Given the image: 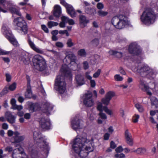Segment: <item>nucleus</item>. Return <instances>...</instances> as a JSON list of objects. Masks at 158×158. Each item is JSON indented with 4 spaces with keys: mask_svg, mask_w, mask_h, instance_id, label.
<instances>
[{
    "mask_svg": "<svg viewBox=\"0 0 158 158\" xmlns=\"http://www.w3.org/2000/svg\"><path fill=\"white\" fill-rule=\"evenodd\" d=\"M93 139L89 140L85 137H77L73 141V148L81 158L86 157L89 153L94 150Z\"/></svg>",
    "mask_w": 158,
    "mask_h": 158,
    "instance_id": "nucleus-1",
    "label": "nucleus"
},
{
    "mask_svg": "<svg viewBox=\"0 0 158 158\" xmlns=\"http://www.w3.org/2000/svg\"><path fill=\"white\" fill-rule=\"evenodd\" d=\"M157 16L152 9L148 8L143 12L141 17L142 22L146 25L153 24Z\"/></svg>",
    "mask_w": 158,
    "mask_h": 158,
    "instance_id": "nucleus-2",
    "label": "nucleus"
},
{
    "mask_svg": "<svg viewBox=\"0 0 158 158\" xmlns=\"http://www.w3.org/2000/svg\"><path fill=\"white\" fill-rule=\"evenodd\" d=\"M137 71L141 77H147L150 79L153 78L156 74V72L147 65L139 66Z\"/></svg>",
    "mask_w": 158,
    "mask_h": 158,
    "instance_id": "nucleus-3",
    "label": "nucleus"
},
{
    "mask_svg": "<svg viewBox=\"0 0 158 158\" xmlns=\"http://www.w3.org/2000/svg\"><path fill=\"white\" fill-rule=\"evenodd\" d=\"M33 137L38 146L40 148H44L46 151L48 153L49 148L46 141L45 136H42L40 131H37L34 132Z\"/></svg>",
    "mask_w": 158,
    "mask_h": 158,
    "instance_id": "nucleus-4",
    "label": "nucleus"
},
{
    "mask_svg": "<svg viewBox=\"0 0 158 158\" xmlns=\"http://www.w3.org/2000/svg\"><path fill=\"white\" fill-rule=\"evenodd\" d=\"M111 23L116 28L121 29L128 24V21L127 18L125 16H115L112 18Z\"/></svg>",
    "mask_w": 158,
    "mask_h": 158,
    "instance_id": "nucleus-5",
    "label": "nucleus"
},
{
    "mask_svg": "<svg viewBox=\"0 0 158 158\" xmlns=\"http://www.w3.org/2000/svg\"><path fill=\"white\" fill-rule=\"evenodd\" d=\"M54 89L60 94H63L65 92L66 83L63 76L59 75L56 77L55 80Z\"/></svg>",
    "mask_w": 158,
    "mask_h": 158,
    "instance_id": "nucleus-6",
    "label": "nucleus"
},
{
    "mask_svg": "<svg viewBox=\"0 0 158 158\" xmlns=\"http://www.w3.org/2000/svg\"><path fill=\"white\" fill-rule=\"evenodd\" d=\"M32 61L34 67L37 69L42 71L45 69L46 64L45 60L40 55L34 56L32 59Z\"/></svg>",
    "mask_w": 158,
    "mask_h": 158,
    "instance_id": "nucleus-7",
    "label": "nucleus"
},
{
    "mask_svg": "<svg viewBox=\"0 0 158 158\" xmlns=\"http://www.w3.org/2000/svg\"><path fill=\"white\" fill-rule=\"evenodd\" d=\"M13 23L15 26L17 27L18 29L23 32L24 34L27 33V23L23 18H16L14 19Z\"/></svg>",
    "mask_w": 158,
    "mask_h": 158,
    "instance_id": "nucleus-8",
    "label": "nucleus"
},
{
    "mask_svg": "<svg viewBox=\"0 0 158 158\" xmlns=\"http://www.w3.org/2000/svg\"><path fill=\"white\" fill-rule=\"evenodd\" d=\"M83 126V121L80 117L79 115H77L71 120V127L74 130L77 131L82 128Z\"/></svg>",
    "mask_w": 158,
    "mask_h": 158,
    "instance_id": "nucleus-9",
    "label": "nucleus"
},
{
    "mask_svg": "<svg viewBox=\"0 0 158 158\" xmlns=\"http://www.w3.org/2000/svg\"><path fill=\"white\" fill-rule=\"evenodd\" d=\"M138 80V86L139 88L142 90L146 91L148 95L151 96L152 95V93L149 91L150 89L154 90V89L151 87H149L148 86L146 82L144 80L143 78L139 77Z\"/></svg>",
    "mask_w": 158,
    "mask_h": 158,
    "instance_id": "nucleus-10",
    "label": "nucleus"
},
{
    "mask_svg": "<svg viewBox=\"0 0 158 158\" xmlns=\"http://www.w3.org/2000/svg\"><path fill=\"white\" fill-rule=\"evenodd\" d=\"M128 51L132 54L134 55H138L140 53L142 50L136 42L131 43L129 45Z\"/></svg>",
    "mask_w": 158,
    "mask_h": 158,
    "instance_id": "nucleus-11",
    "label": "nucleus"
},
{
    "mask_svg": "<svg viewBox=\"0 0 158 158\" xmlns=\"http://www.w3.org/2000/svg\"><path fill=\"white\" fill-rule=\"evenodd\" d=\"M12 158H28L22 147L14 149L12 155Z\"/></svg>",
    "mask_w": 158,
    "mask_h": 158,
    "instance_id": "nucleus-12",
    "label": "nucleus"
},
{
    "mask_svg": "<svg viewBox=\"0 0 158 158\" xmlns=\"http://www.w3.org/2000/svg\"><path fill=\"white\" fill-rule=\"evenodd\" d=\"M83 102L87 107H91L94 105V101L92 98V94L91 92H88L85 94Z\"/></svg>",
    "mask_w": 158,
    "mask_h": 158,
    "instance_id": "nucleus-13",
    "label": "nucleus"
},
{
    "mask_svg": "<svg viewBox=\"0 0 158 158\" xmlns=\"http://www.w3.org/2000/svg\"><path fill=\"white\" fill-rule=\"evenodd\" d=\"M39 123L41 127L43 129L48 130L50 128L51 124L48 119L42 118L40 119Z\"/></svg>",
    "mask_w": 158,
    "mask_h": 158,
    "instance_id": "nucleus-14",
    "label": "nucleus"
},
{
    "mask_svg": "<svg viewBox=\"0 0 158 158\" xmlns=\"http://www.w3.org/2000/svg\"><path fill=\"white\" fill-rule=\"evenodd\" d=\"M53 108V105L48 102L44 103L42 109V111L48 115L50 114V112Z\"/></svg>",
    "mask_w": 158,
    "mask_h": 158,
    "instance_id": "nucleus-15",
    "label": "nucleus"
},
{
    "mask_svg": "<svg viewBox=\"0 0 158 158\" xmlns=\"http://www.w3.org/2000/svg\"><path fill=\"white\" fill-rule=\"evenodd\" d=\"M125 138L127 144L130 146L133 145V139L131 134L129 132L128 130H126L124 133Z\"/></svg>",
    "mask_w": 158,
    "mask_h": 158,
    "instance_id": "nucleus-16",
    "label": "nucleus"
},
{
    "mask_svg": "<svg viewBox=\"0 0 158 158\" xmlns=\"http://www.w3.org/2000/svg\"><path fill=\"white\" fill-rule=\"evenodd\" d=\"M64 6L65 7L68 13L71 17L73 18L76 16V13L71 5L66 3Z\"/></svg>",
    "mask_w": 158,
    "mask_h": 158,
    "instance_id": "nucleus-17",
    "label": "nucleus"
},
{
    "mask_svg": "<svg viewBox=\"0 0 158 158\" xmlns=\"http://www.w3.org/2000/svg\"><path fill=\"white\" fill-rule=\"evenodd\" d=\"M19 59L25 64L27 65L30 62V58L28 54L25 52H23L20 55Z\"/></svg>",
    "mask_w": 158,
    "mask_h": 158,
    "instance_id": "nucleus-18",
    "label": "nucleus"
},
{
    "mask_svg": "<svg viewBox=\"0 0 158 158\" xmlns=\"http://www.w3.org/2000/svg\"><path fill=\"white\" fill-rule=\"evenodd\" d=\"M20 133L17 131L14 132L13 138L14 141L13 142L14 143H19L23 141L25 138V136L23 135H20Z\"/></svg>",
    "mask_w": 158,
    "mask_h": 158,
    "instance_id": "nucleus-19",
    "label": "nucleus"
},
{
    "mask_svg": "<svg viewBox=\"0 0 158 158\" xmlns=\"http://www.w3.org/2000/svg\"><path fill=\"white\" fill-rule=\"evenodd\" d=\"M27 91L25 93V97L26 98H30L32 96L31 87L30 85V79L29 76H27Z\"/></svg>",
    "mask_w": 158,
    "mask_h": 158,
    "instance_id": "nucleus-20",
    "label": "nucleus"
},
{
    "mask_svg": "<svg viewBox=\"0 0 158 158\" xmlns=\"http://www.w3.org/2000/svg\"><path fill=\"white\" fill-rule=\"evenodd\" d=\"M1 31L7 39V36H10L13 35L6 24L5 23L3 24Z\"/></svg>",
    "mask_w": 158,
    "mask_h": 158,
    "instance_id": "nucleus-21",
    "label": "nucleus"
},
{
    "mask_svg": "<svg viewBox=\"0 0 158 158\" xmlns=\"http://www.w3.org/2000/svg\"><path fill=\"white\" fill-rule=\"evenodd\" d=\"M89 22V19L85 16L82 15H80L79 16V25L81 27L84 28L86 27Z\"/></svg>",
    "mask_w": 158,
    "mask_h": 158,
    "instance_id": "nucleus-22",
    "label": "nucleus"
},
{
    "mask_svg": "<svg viewBox=\"0 0 158 158\" xmlns=\"http://www.w3.org/2000/svg\"><path fill=\"white\" fill-rule=\"evenodd\" d=\"M27 41L31 48L34 51L39 53L42 54L43 53L44 51L43 50L36 47L30 39H28Z\"/></svg>",
    "mask_w": 158,
    "mask_h": 158,
    "instance_id": "nucleus-23",
    "label": "nucleus"
},
{
    "mask_svg": "<svg viewBox=\"0 0 158 158\" xmlns=\"http://www.w3.org/2000/svg\"><path fill=\"white\" fill-rule=\"evenodd\" d=\"M5 117L7 121L11 124L15 123L16 116L13 115L10 112H7L5 114Z\"/></svg>",
    "mask_w": 158,
    "mask_h": 158,
    "instance_id": "nucleus-24",
    "label": "nucleus"
},
{
    "mask_svg": "<svg viewBox=\"0 0 158 158\" xmlns=\"http://www.w3.org/2000/svg\"><path fill=\"white\" fill-rule=\"evenodd\" d=\"M75 79L78 85H81L85 84L84 77L81 74H80L77 75L75 77Z\"/></svg>",
    "mask_w": 158,
    "mask_h": 158,
    "instance_id": "nucleus-25",
    "label": "nucleus"
},
{
    "mask_svg": "<svg viewBox=\"0 0 158 158\" xmlns=\"http://www.w3.org/2000/svg\"><path fill=\"white\" fill-rule=\"evenodd\" d=\"M66 56L68 59L70 60L72 62L75 63V60L76 59V57L74 54L71 51H68L66 52Z\"/></svg>",
    "mask_w": 158,
    "mask_h": 158,
    "instance_id": "nucleus-26",
    "label": "nucleus"
},
{
    "mask_svg": "<svg viewBox=\"0 0 158 158\" xmlns=\"http://www.w3.org/2000/svg\"><path fill=\"white\" fill-rule=\"evenodd\" d=\"M54 15L56 17L60 16L61 13V9L60 6L59 5H56L54 6Z\"/></svg>",
    "mask_w": 158,
    "mask_h": 158,
    "instance_id": "nucleus-27",
    "label": "nucleus"
},
{
    "mask_svg": "<svg viewBox=\"0 0 158 158\" xmlns=\"http://www.w3.org/2000/svg\"><path fill=\"white\" fill-rule=\"evenodd\" d=\"M7 39L15 47L19 46V44L13 35L10 36H7Z\"/></svg>",
    "mask_w": 158,
    "mask_h": 158,
    "instance_id": "nucleus-28",
    "label": "nucleus"
},
{
    "mask_svg": "<svg viewBox=\"0 0 158 158\" xmlns=\"http://www.w3.org/2000/svg\"><path fill=\"white\" fill-rule=\"evenodd\" d=\"M98 115L100 116V117L98 119V124H101L102 123L103 120L104 121L106 119L107 116L106 114L102 112H100Z\"/></svg>",
    "mask_w": 158,
    "mask_h": 158,
    "instance_id": "nucleus-29",
    "label": "nucleus"
},
{
    "mask_svg": "<svg viewBox=\"0 0 158 158\" xmlns=\"http://www.w3.org/2000/svg\"><path fill=\"white\" fill-rule=\"evenodd\" d=\"M11 13L13 14H16L19 16L21 15V14L19 11V10L18 8L11 7L10 9Z\"/></svg>",
    "mask_w": 158,
    "mask_h": 158,
    "instance_id": "nucleus-30",
    "label": "nucleus"
},
{
    "mask_svg": "<svg viewBox=\"0 0 158 158\" xmlns=\"http://www.w3.org/2000/svg\"><path fill=\"white\" fill-rule=\"evenodd\" d=\"M85 11L86 13L91 15H94L96 13V10L94 8H86Z\"/></svg>",
    "mask_w": 158,
    "mask_h": 158,
    "instance_id": "nucleus-31",
    "label": "nucleus"
},
{
    "mask_svg": "<svg viewBox=\"0 0 158 158\" xmlns=\"http://www.w3.org/2000/svg\"><path fill=\"white\" fill-rule=\"evenodd\" d=\"M109 53L110 55H114L118 58H121L122 56V53L121 52L115 51H110Z\"/></svg>",
    "mask_w": 158,
    "mask_h": 158,
    "instance_id": "nucleus-32",
    "label": "nucleus"
},
{
    "mask_svg": "<svg viewBox=\"0 0 158 158\" xmlns=\"http://www.w3.org/2000/svg\"><path fill=\"white\" fill-rule=\"evenodd\" d=\"M39 108L37 104L33 103L32 104L30 107V110L34 112L39 110Z\"/></svg>",
    "mask_w": 158,
    "mask_h": 158,
    "instance_id": "nucleus-33",
    "label": "nucleus"
},
{
    "mask_svg": "<svg viewBox=\"0 0 158 158\" xmlns=\"http://www.w3.org/2000/svg\"><path fill=\"white\" fill-rule=\"evenodd\" d=\"M152 104L155 105L156 108L158 107V100L155 97H152L151 99Z\"/></svg>",
    "mask_w": 158,
    "mask_h": 158,
    "instance_id": "nucleus-34",
    "label": "nucleus"
},
{
    "mask_svg": "<svg viewBox=\"0 0 158 158\" xmlns=\"http://www.w3.org/2000/svg\"><path fill=\"white\" fill-rule=\"evenodd\" d=\"M86 54V52L84 49H80L77 52L78 55L82 57H85Z\"/></svg>",
    "mask_w": 158,
    "mask_h": 158,
    "instance_id": "nucleus-35",
    "label": "nucleus"
},
{
    "mask_svg": "<svg viewBox=\"0 0 158 158\" xmlns=\"http://www.w3.org/2000/svg\"><path fill=\"white\" fill-rule=\"evenodd\" d=\"M138 154H142L145 153L146 152V149L144 148H139L134 151Z\"/></svg>",
    "mask_w": 158,
    "mask_h": 158,
    "instance_id": "nucleus-36",
    "label": "nucleus"
},
{
    "mask_svg": "<svg viewBox=\"0 0 158 158\" xmlns=\"http://www.w3.org/2000/svg\"><path fill=\"white\" fill-rule=\"evenodd\" d=\"M114 93L112 91H109L106 94V98L110 100L114 96Z\"/></svg>",
    "mask_w": 158,
    "mask_h": 158,
    "instance_id": "nucleus-37",
    "label": "nucleus"
},
{
    "mask_svg": "<svg viewBox=\"0 0 158 158\" xmlns=\"http://www.w3.org/2000/svg\"><path fill=\"white\" fill-rule=\"evenodd\" d=\"M98 15L101 17H104L107 15L108 13L107 11H104L101 10H99L98 11Z\"/></svg>",
    "mask_w": 158,
    "mask_h": 158,
    "instance_id": "nucleus-38",
    "label": "nucleus"
},
{
    "mask_svg": "<svg viewBox=\"0 0 158 158\" xmlns=\"http://www.w3.org/2000/svg\"><path fill=\"white\" fill-rule=\"evenodd\" d=\"M9 89L8 87L6 86H5L2 90L0 92V95L1 97H2L7 94L8 92Z\"/></svg>",
    "mask_w": 158,
    "mask_h": 158,
    "instance_id": "nucleus-39",
    "label": "nucleus"
},
{
    "mask_svg": "<svg viewBox=\"0 0 158 158\" xmlns=\"http://www.w3.org/2000/svg\"><path fill=\"white\" fill-rule=\"evenodd\" d=\"M58 23L53 21H49L48 22V26L49 28H51L53 27L56 26L58 25Z\"/></svg>",
    "mask_w": 158,
    "mask_h": 158,
    "instance_id": "nucleus-40",
    "label": "nucleus"
},
{
    "mask_svg": "<svg viewBox=\"0 0 158 158\" xmlns=\"http://www.w3.org/2000/svg\"><path fill=\"white\" fill-rule=\"evenodd\" d=\"M90 44L94 46H97L99 44V40L98 38H95L91 41Z\"/></svg>",
    "mask_w": 158,
    "mask_h": 158,
    "instance_id": "nucleus-41",
    "label": "nucleus"
},
{
    "mask_svg": "<svg viewBox=\"0 0 158 158\" xmlns=\"http://www.w3.org/2000/svg\"><path fill=\"white\" fill-rule=\"evenodd\" d=\"M64 72L65 76L71 77V71L69 68H67L64 70Z\"/></svg>",
    "mask_w": 158,
    "mask_h": 158,
    "instance_id": "nucleus-42",
    "label": "nucleus"
},
{
    "mask_svg": "<svg viewBox=\"0 0 158 158\" xmlns=\"http://www.w3.org/2000/svg\"><path fill=\"white\" fill-rule=\"evenodd\" d=\"M135 106L140 112H142L144 111V109L142 106L139 103L135 104Z\"/></svg>",
    "mask_w": 158,
    "mask_h": 158,
    "instance_id": "nucleus-43",
    "label": "nucleus"
},
{
    "mask_svg": "<svg viewBox=\"0 0 158 158\" xmlns=\"http://www.w3.org/2000/svg\"><path fill=\"white\" fill-rule=\"evenodd\" d=\"M12 53V51H7L2 49H0V55H8Z\"/></svg>",
    "mask_w": 158,
    "mask_h": 158,
    "instance_id": "nucleus-44",
    "label": "nucleus"
},
{
    "mask_svg": "<svg viewBox=\"0 0 158 158\" xmlns=\"http://www.w3.org/2000/svg\"><path fill=\"white\" fill-rule=\"evenodd\" d=\"M114 79L116 81H122L123 80V77L119 74H116L114 76Z\"/></svg>",
    "mask_w": 158,
    "mask_h": 158,
    "instance_id": "nucleus-45",
    "label": "nucleus"
},
{
    "mask_svg": "<svg viewBox=\"0 0 158 158\" xmlns=\"http://www.w3.org/2000/svg\"><path fill=\"white\" fill-rule=\"evenodd\" d=\"M16 87V84L15 82L13 83L10 85L8 87L9 90L12 91L15 90Z\"/></svg>",
    "mask_w": 158,
    "mask_h": 158,
    "instance_id": "nucleus-46",
    "label": "nucleus"
},
{
    "mask_svg": "<svg viewBox=\"0 0 158 158\" xmlns=\"http://www.w3.org/2000/svg\"><path fill=\"white\" fill-rule=\"evenodd\" d=\"M110 100L105 97V98H103L101 100L102 103L106 105H107L109 103Z\"/></svg>",
    "mask_w": 158,
    "mask_h": 158,
    "instance_id": "nucleus-47",
    "label": "nucleus"
},
{
    "mask_svg": "<svg viewBox=\"0 0 158 158\" xmlns=\"http://www.w3.org/2000/svg\"><path fill=\"white\" fill-rule=\"evenodd\" d=\"M103 110L107 114L109 115H111L112 114V111L108 109L106 106H105L103 107Z\"/></svg>",
    "mask_w": 158,
    "mask_h": 158,
    "instance_id": "nucleus-48",
    "label": "nucleus"
},
{
    "mask_svg": "<svg viewBox=\"0 0 158 158\" xmlns=\"http://www.w3.org/2000/svg\"><path fill=\"white\" fill-rule=\"evenodd\" d=\"M101 72V69H98L97 71L93 75V77L94 78H98L100 75Z\"/></svg>",
    "mask_w": 158,
    "mask_h": 158,
    "instance_id": "nucleus-49",
    "label": "nucleus"
},
{
    "mask_svg": "<svg viewBox=\"0 0 158 158\" xmlns=\"http://www.w3.org/2000/svg\"><path fill=\"white\" fill-rule=\"evenodd\" d=\"M63 62L66 66H67L72 62V61H70V60H69L68 59V58H67L66 56L64 59Z\"/></svg>",
    "mask_w": 158,
    "mask_h": 158,
    "instance_id": "nucleus-50",
    "label": "nucleus"
},
{
    "mask_svg": "<svg viewBox=\"0 0 158 158\" xmlns=\"http://www.w3.org/2000/svg\"><path fill=\"white\" fill-rule=\"evenodd\" d=\"M97 108L100 112H102L103 107H102V104L101 102H99L98 103Z\"/></svg>",
    "mask_w": 158,
    "mask_h": 158,
    "instance_id": "nucleus-51",
    "label": "nucleus"
},
{
    "mask_svg": "<svg viewBox=\"0 0 158 158\" xmlns=\"http://www.w3.org/2000/svg\"><path fill=\"white\" fill-rule=\"evenodd\" d=\"M5 76L6 77V81L8 82H10L11 79V76L10 75L9 73H6Z\"/></svg>",
    "mask_w": 158,
    "mask_h": 158,
    "instance_id": "nucleus-52",
    "label": "nucleus"
},
{
    "mask_svg": "<svg viewBox=\"0 0 158 158\" xmlns=\"http://www.w3.org/2000/svg\"><path fill=\"white\" fill-rule=\"evenodd\" d=\"M97 7L100 10H101L104 8V5L102 2H98L97 5Z\"/></svg>",
    "mask_w": 158,
    "mask_h": 158,
    "instance_id": "nucleus-53",
    "label": "nucleus"
},
{
    "mask_svg": "<svg viewBox=\"0 0 158 158\" xmlns=\"http://www.w3.org/2000/svg\"><path fill=\"white\" fill-rule=\"evenodd\" d=\"M61 20L62 22L66 23L68 22L69 18L65 16H62L61 18Z\"/></svg>",
    "mask_w": 158,
    "mask_h": 158,
    "instance_id": "nucleus-54",
    "label": "nucleus"
},
{
    "mask_svg": "<svg viewBox=\"0 0 158 158\" xmlns=\"http://www.w3.org/2000/svg\"><path fill=\"white\" fill-rule=\"evenodd\" d=\"M139 115L135 114V116L133 117V121L134 123H136L138 122V119L139 118Z\"/></svg>",
    "mask_w": 158,
    "mask_h": 158,
    "instance_id": "nucleus-55",
    "label": "nucleus"
},
{
    "mask_svg": "<svg viewBox=\"0 0 158 158\" xmlns=\"http://www.w3.org/2000/svg\"><path fill=\"white\" fill-rule=\"evenodd\" d=\"M23 107L21 105H15L12 108L14 110H20L23 109Z\"/></svg>",
    "mask_w": 158,
    "mask_h": 158,
    "instance_id": "nucleus-56",
    "label": "nucleus"
},
{
    "mask_svg": "<svg viewBox=\"0 0 158 158\" xmlns=\"http://www.w3.org/2000/svg\"><path fill=\"white\" fill-rule=\"evenodd\" d=\"M67 44L69 47H70L73 46L74 44L72 42V40L71 39H69L67 40Z\"/></svg>",
    "mask_w": 158,
    "mask_h": 158,
    "instance_id": "nucleus-57",
    "label": "nucleus"
},
{
    "mask_svg": "<svg viewBox=\"0 0 158 158\" xmlns=\"http://www.w3.org/2000/svg\"><path fill=\"white\" fill-rule=\"evenodd\" d=\"M115 157L116 158H125V155L122 153L120 154H116L115 156Z\"/></svg>",
    "mask_w": 158,
    "mask_h": 158,
    "instance_id": "nucleus-58",
    "label": "nucleus"
},
{
    "mask_svg": "<svg viewBox=\"0 0 158 158\" xmlns=\"http://www.w3.org/2000/svg\"><path fill=\"white\" fill-rule=\"evenodd\" d=\"M123 150V148L121 146H119L118 147L115 149L116 152L117 153H120L121 152H122Z\"/></svg>",
    "mask_w": 158,
    "mask_h": 158,
    "instance_id": "nucleus-59",
    "label": "nucleus"
},
{
    "mask_svg": "<svg viewBox=\"0 0 158 158\" xmlns=\"http://www.w3.org/2000/svg\"><path fill=\"white\" fill-rule=\"evenodd\" d=\"M59 33L60 34H66V35L67 36H69V33L66 30H60L59 31Z\"/></svg>",
    "mask_w": 158,
    "mask_h": 158,
    "instance_id": "nucleus-60",
    "label": "nucleus"
},
{
    "mask_svg": "<svg viewBox=\"0 0 158 158\" xmlns=\"http://www.w3.org/2000/svg\"><path fill=\"white\" fill-rule=\"evenodd\" d=\"M41 28L44 31L47 33L48 32V29L45 25H41Z\"/></svg>",
    "mask_w": 158,
    "mask_h": 158,
    "instance_id": "nucleus-61",
    "label": "nucleus"
},
{
    "mask_svg": "<svg viewBox=\"0 0 158 158\" xmlns=\"http://www.w3.org/2000/svg\"><path fill=\"white\" fill-rule=\"evenodd\" d=\"M83 67L84 69L86 70L88 69L89 68L88 63L87 61H84L83 63Z\"/></svg>",
    "mask_w": 158,
    "mask_h": 158,
    "instance_id": "nucleus-62",
    "label": "nucleus"
},
{
    "mask_svg": "<svg viewBox=\"0 0 158 158\" xmlns=\"http://www.w3.org/2000/svg\"><path fill=\"white\" fill-rule=\"evenodd\" d=\"M90 72H87L85 73V76L89 80H91L92 78V77L90 76L89 74L90 73Z\"/></svg>",
    "mask_w": 158,
    "mask_h": 158,
    "instance_id": "nucleus-63",
    "label": "nucleus"
},
{
    "mask_svg": "<svg viewBox=\"0 0 158 158\" xmlns=\"http://www.w3.org/2000/svg\"><path fill=\"white\" fill-rule=\"evenodd\" d=\"M14 132L11 130H9L7 132V134L8 136L11 137L14 135Z\"/></svg>",
    "mask_w": 158,
    "mask_h": 158,
    "instance_id": "nucleus-64",
    "label": "nucleus"
}]
</instances>
